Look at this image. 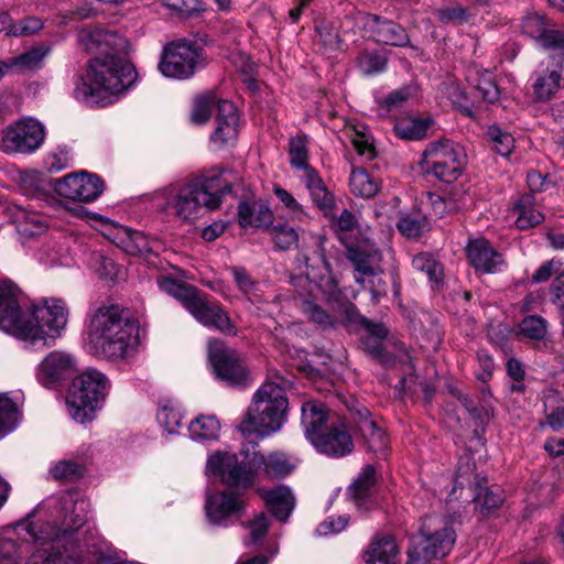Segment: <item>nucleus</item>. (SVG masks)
<instances>
[{
	"label": "nucleus",
	"mask_w": 564,
	"mask_h": 564,
	"mask_svg": "<svg viewBox=\"0 0 564 564\" xmlns=\"http://www.w3.org/2000/svg\"><path fill=\"white\" fill-rule=\"evenodd\" d=\"M314 204L325 214L332 212L335 205L334 196L327 189L325 183L310 189Z\"/></svg>",
	"instance_id": "54"
},
{
	"label": "nucleus",
	"mask_w": 564,
	"mask_h": 564,
	"mask_svg": "<svg viewBox=\"0 0 564 564\" xmlns=\"http://www.w3.org/2000/svg\"><path fill=\"white\" fill-rule=\"evenodd\" d=\"M48 52V47L36 46L2 63L6 65V72L8 69H15L18 73L32 72L41 68Z\"/></svg>",
	"instance_id": "35"
},
{
	"label": "nucleus",
	"mask_w": 564,
	"mask_h": 564,
	"mask_svg": "<svg viewBox=\"0 0 564 564\" xmlns=\"http://www.w3.org/2000/svg\"><path fill=\"white\" fill-rule=\"evenodd\" d=\"M466 254L470 264L484 273H494L505 263L502 254L496 251L487 239L481 237L468 240Z\"/></svg>",
	"instance_id": "25"
},
{
	"label": "nucleus",
	"mask_w": 564,
	"mask_h": 564,
	"mask_svg": "<svg viewBox=\"0 0 564 564\" xmlns=\"http://www.w3.org/2000/svg\"><path fill=\"white\" fill-rule=\"evenodd\" d=\"M455 540L456 533L446 520L435 516L425 517L419 535L412 539L408 547L405 564H433L449 554Z\"/></svg>",
	"instance_id": "7"
},
{
	"label": "nucleus",
	"mask_w": 564,
	"mask_h": 564,
	"mask_svg": "<svg viewBox=\"0 0 564 564\" xmlns=\"http://www.w3.org/2000/svg\"><path fill=\"white\" fill-rule=\"evenodd\" d=\"M426 122L420 119L404 120L395 124L397 134L400 135L402 139L408 140H419L423 138L426 133Z\"/></svg>",
	"instance_id": "50"
},
{
	"label": "nucleus",
	"mask_w": 564,
	"mask_h": 564,
	"mask_svg": "<svg viewBox=\"0 0 564 564\" xmlns=\"http://www.w3.org/2000/svg\"><path fill=\"white\" fill-rule=\"evenodd\" d=\"M478 364L481 369V372L477 375L478 379L482 382L488 381L491 376L495 368L494 359L487 352H478L477 355Z\"/></svg>",
	"instance_id": "62"
},
{
	"label": "nucleus",
	"mask_w": 564,
	"mask_h": 564,
	"mask_svg": "<svg viewBox=\"0 0 564 564\" xmlns=\"http://www.w3.org/2000/svg\"><path fill=\"white\" fill-rule=\"evenodd\" d=\"M349 187L352 194L362 198H371L379 191L377 180L360 167H352L349 177Z\"/></svg>",
	"instance_id": "37"
},
{
	"label": "nucleus",
	"mask_w": 564,
	"mask_h": 564,
	"mask_svg": "<svg viewBox=\"0 0 564 564\" xmlns=\"http://www.w3.org/2000/svg\"><path fill=\"white\" fill-rule=\"evenodd\" d=\"M476 89L480 94L481 98L488 102H494L499 98V89L491 80H481L477 85Z\"/></svg>",
	"instance_id": "64"
},
{
	"label": "nucleus",
	"mask_w": 564,
	"mask_h": 564,
	"mask_svg": "<svg viewBox=\"0 0 564 564\" xmlns=\"http://www.w3.org/2000/svg\"><path fill=\"white\" fill-rule=\"evenodd\" d=\"M437 17L444 23L462 25L469 20L470 13L466 8L457 6L437 10Z\"/></svg>",
	"instance_id": "52"
},
{
	"label": "nucleus",
	"mask_w": 564,
	"mask_h": 564,
	"mask_svg": "<svg viewBox=\"0 0 564 564\" xmlns=\"http://www.w3.org/2000/svg\"><path fill=\"white\" fill-rule=\"evenodd\" d=\"M202 51L191 41L178 40L164 47L159 65L161 73L171 78L186 79L202 66Z\"/></svg>",
	"instance_id": "13"
},
{
	"label": "nucleus",
	"mask_w": 564,
	"mask_h": 564,
	"mask_svg": "<svg viewBox=\"0 0 564 564\" xmlns=\"http://www.w3.org/2000/svg\"><path fill=\"white\" fill-rule=\"evenodd\" d=\"M200 324L215 328L227 335L236 334V326L221 305L210 300L203 292L198 294L187 310Z\"/></svg>",
	"instance_id": "20"
},
{
	"label": "nucleus",
	"mask_w": 564,
	"mask_h": 564,
	"mask_svg": "<svg viewBox=\"0 0 564 564\" xmlns=\"http://www.w3.org/2000/svg\"><path fill=\"white\" fill-rule=\"evenodd\" d=\"M25 299L17 284L0 282V328L17 338L30 337L32 328L26 326L29 311H24Z\"/></svg>",
	"instance_id": "12"
},
{
	"label": "nucleus",
	"mask_w": 564,
	"mask_h": 564,
	"mask_svg": "<svg viewBox=\"0 0 564 564\" xmlns=\"http://www.w3.org/2000/svg\"><path fill=\"white\" fill-rule=\"evenodd\" d=\"M215 105H217L216 129L210 135V142L220 149L234 144L238 137L239 115L234 102L226 99L218 100L213 93L198 96L194 101L191 119L197 124L206 123Z\"/></svg>",
	"instance_id": "8"
},
{
	"label": "nucleus",
	"mask_w": 564,
	"mask_h": 564,
	"mask_svg": "<svg viewBox=\"0 0 564 564\" xmlns=\"http://www.w3.org/2000/svg\"><path fill=\"white\" fill-rule=\"evenodd\" d=\"M547 328V321L540 315H528L520 323L521 334L532 340L544 339Z\"/></svg>",
	"instance_id": "44"
},
{
	"label": "nucleus",
	"mask_w": 564,
	"mask_h": 564,
	"mask_svg": "<svg viewBox=\"0 0 564 564\" xmlns=\"http://www.w3.org/2000/svg\"><path fill=\"white\" fill-rule=\"evenodd\" d=\"M85 468L74 460H59L50 470L52 477L64 482L76 481L83 477Z\"/></svg>",
	"instance_id": "42"
},
{
	"label": "nucleus",
	"mask_w": 564,
	"mask_h": 564,
	"mask_svg": "<svg viewBox=\"0 0 564 564\" xmlns=\"http://www.w3.org/2000/svg\"><path fill=\"white\" fill-rule=\"evenodd\" d=\"M399 547L393 536L376 535L364 552L366 564H397Z\"/></svg>",
	"instance_id": "30"
},
{
	"label": "nucleus",
	"mask_w": 564,
	"mask_h": 564,
	"mask_svg": "<svg viewBox=\"0 0 564 564\" xmlns=\"http://www.w3.org/2000/svg\"><path fill=\"white\" fill-rule=\"evenodd\" d=\"M158 420L165 426L169 433H175L176 429L182 424L183 415L180 409L164 405L158 413Z\"/></svg>",
	"instance_id": "51"
},
{
	"label": "nucleus",
	"mask_w": 564,
	"mask_h": 564,
	"mask_svg": "<svg viewBox=\"0 0 564 564\" xmlns=\"http://www.w3.org/2000/svg\"><path fill=\"white\" fill-rule=\"evenodd\" d=\"M230 272L237 289L251 301H257L259 283L243 267H231Z\"/></svg>",
	"instance_id": "41"
},
{
	"label": "nucleus",
	"mask_w": 564,
	"mask_h": 564,
	"mask_svg": "<svg viewBox=\"0 0 564 564\" xmlns=\"http://www.w3.org/2000/svg\"><path fill=\"white\" fill-rule=\"evenodd\" d=\"M85 499L63 491L47 498L41 509L50 521L25 519L0 528V564H73L68 536L86 522Z\"/></svg>",
	"instance_id": "1"
},
{
	"label": "nucleus",
	"mask_w": 564,
	"mask_h": 564,
	"mask_svg": "<svg viewBox=\"0 0 564 564\" xmlns=\"http://www.w3.org/2000/svg\"><path fill=\"white\" fill-rule=\"evenodd\" d=\"M172 271L173 272L160 273L156 276V284L161 291L175 297L188 310L200 291L193 285L183 283L178 279L180 275H183L182 270L172 267Z\"/></svg>",
	"instance_id": "26"
},
{
	"label": "nucleus",
	"mask_w": 564,
	"mask_h": 564,
	"mask_svg": "<svg viewBox=\"0 0 564 564\" xmlns=\"http://www.w3.org/2000/svg\"><path fill=\"white\" fill-rule=\"evenodd\" d=\"M268 529L269 518L264 513L256 516L250 523L251 542L258 543L262 538L265 536Z\"/></svg>",
	"instance_id": "59"
},
{
	"label": "nucleus",
	"mask_w": 564,
	"mask_h": 564,
	"mask_svg": "<svg viewBox=\"0 0 564 564\" xmlns=\"http://www.w3.org/2000/svg\"><path fill=\"white\" fill-rule=\"evenodd\" d=\"M162 4L181 17H192L199 11L197 0H161Z\"/></svg>",
	"instance_id": "55"
},
{
	"label": "nucleus",
	"mask_w": 564,
	"mask_h": 564,
	"mask_svg": "<svg viewBox=\"0 0 564 564\" xmlns=\"http://www.w3.org/2000/svg\"><path fill=\"white\" fill-rule=\"evenodd\" d=\"M258 494L275 518L281 521L288 520L295 503V498L289 487L278 486L272 489H259Z\"/></svg>",
	"instance_id": "29"
},
{
	"label": "nucleus",
	"mask_w": 564,
	"mask_h": 564,
	"mask_svg": "<svg viewBox=\"0 0 564 564\" xmlns=\"http://www.w3.org/2000/svg\"><path fill=\"white\" fill-rule=\"evenodd\" d=\"M290 164L293 169L300 170L308 164V150L306 135L299 134L289 141Z\"/></svg>",
	"instance_id": "43"
},
{
	"label": "nucleus",
	"mask_w": 564,
	"mask_h": 564,
	"mask_svg": "<svg viewBox=\"0 0 564 564\" xmlns=\"http://www.w3.org/2000/svg\"><path fill=\"white\" fill-rule=\"evenodd\" d=\"M466 163L463 147L447 139L430 142L419 161L423 174L445 183L455 182L463 174Z\"/></svg>",
	"instance_id": "9"
},
{
	"label": "nucleus",
	"mask_w": 564,
	"mask_h": 564,
	"mask_svg": "<svg viewBox=\"0 0 564 564\" xmlns=\"http://www.w3.org/2000/svg\"><path fill=\"white\" fill-rule=\"evenodd\" d=\"M245 501L237 495L220 491L208 496L205 509L208 520L216 525H227L232 517H239L245 510Z\"/></svg>",
	"instance_id": "23"
},
{
	"label": "nucleus",
	"mask_w": 564,
	"mask_h": 564,
	"mask_svg": "<svg viewBox=\"0 0 564 564\" xmlns=\"http://www.w3.org/2000/svg\"><path fill=\"white\" fill-rule=\"evenodd\" d=\"M362 26L369 37L377 43L395 47H405L411 44L406 30L393 20L367 13L362 18Z\"/></svg>",
	"instance_id": "17"
},
{
	"label": "nucleus",
	"mask_w": 564,
	"mask_h": 564,
	"mask_svg": "<svg viewBox=\"0 0 564 564\" xmlns=\"http://www.w3.org/2000/svg\"><path fill=\"white\" fill-rule=\"evenodd\" d=\"M521 29L524 34L535 40L540 45L549 32V28L543 15L533 13L522 20Z\"/></svg>",
	"instance_id": "47"
},
{
	"label": "nucleus",
	"mask_w": 564,
	"mask_h": 564,
	"mask_svg": "<svg viewBox=\"0 0 564 564\" xmlns=\"http://www.w3.org/2000/svg\"><path fill=\"white\" fill-rule=\"evenodd\" d=\"M238 221L241 227H268L273 221V214L268 206L259 202L240 203Z\"/></svg>",
	"instance_id": "34"
},
{
	"label": "nucleus",
	"mask_w": 564,
	"mask_h": 564,
	"mask_svg": "<svg viewBox=\"0 0 564 564\" xmlns=\"http://www.w3.org/2000/svg\"><path fill=\"white\" fill-rule=\"evenodd\" d=\"M360 324L367 330L369 337L376 340H382L388 336V328L382 323H375L366 317H362Z\"/></svg>",
	"instance_id": "63"
},
{
	"label": "nucleus",
	"mask_w": 564,
	"mask_h": 564,
	"mask_svg": "<svg viewBox=\"0 0 564 564\" xmlns=\"http://www.w3.org/2000/svg\"><path fill=\"white\" fill-rule=\"evenodd\" d=\"M231 185L218 169H212L186 184L166 192L165 212L181 221H192L208 210L217 209Z\"/></svg>",
	"instance_id": "3"
},
{
	"label": "nucleus",
	"mask_w": 564,
	"mask_h": 564,
	"mask_svg": "<svg viewBox=\"0 0 564 564\" xmlns=\"http://www.w3.org/2000/svg\"><path fill=\"white\" fill-rule=\"evenodd\" d=\"M561 263L555 260L547 261L543 263L539 269L533 273L532 281L534 283H542L547 281L553 273L557 272Z\"/></svg>",
	"instance_id": "61"
},
{
	"label": "nucleus",
	"mask_w": 564,
	"mask_h": 564,
	"mask_svg": "<svg viewBox=\"0 0 564 564\" xmlns=\"http://www.w3.org/2000/svg\"><path fill=\"white\" fill-rule=\"evenodd\" d=\"M551 302L560 311L564 310V272L557 274L550 286Z\"/></svg>",
	"instance_id": "60"
},
{
	"label": "nucleus",
	"mask_w": 564,
	"mask_h": 564,
	"mask_svg": "<svg viewBox=\"0 0 564 564\" xmlns=\"http://www.w3.org/2000/svg\"><path fill=\"white\" fill-rule=\"evenodd\" d=\"M317 452L334 458L349 455L354 451V442L344 421L335 420L311 442Z\"/></svg>",
	"instance_id": "19"
},
{
	"label": "nucleus",
	"mask_w": 564,
	"mask_h": 564,
	"mask_svg": "<svg viewBox=\"0 0 564 564\" xmlns=\"http://www.w3.org/2000/svg\"><path fill=\"white\" fill-rule=\"evenodd\" d=\"M541 46L557 52L564 57V31L550 29Z\"/></svg>",
	"instance_id": "58"
},
{
	"label": "nucleus",
	"mask_w": 564,
	"mask_h": 564,
	"mask_svg": "<svg viewBox=\"0 0 564 564\" xmlns=\"http://www.w3.org/2000/svg\"><path fill=\"white\" fill-rule=\"evenodd\" d=\"M253 466L258 473L269 478H280L290 475L294 466L283 453H271L264 456L260 452H253Z\"/></svg>",
	"instance_id": "33"
},
{
	"label": "nucleus",
	"mask_w": 564,
	"mask_h": 564,
	"mask_svg": "<svg viewBox=\"0 0 564 564\" xmlns=\"http://www.w3.org/2000/svg\"><path fill=\"white\" fill-rule=\"evenodd\" d=\"M411 96L410 87H401L390 93L383 100L382 107L391 111L401 107Z\"/></svg>",
	"instance_id": "57"
},
{
	"label": "nucleus",
	"mask_w": 564,
	"mask_h": 564,
	"mask_svg": "<svg viewBox=\"0 0 564 564\" xmlns=\"http://www.w3.org/2000/svg\"><path fill=\"white\" fill-rule=\"evenodd\" d=\"M474 502L482 514H489L499 508L503 502V492L498 486H484L480 481L476 482Z\"/></svg>",
	"instance_id": "36"
},
{
	"label": "nucleus",
	"mask_w": 564,
	"mask_h": 564,
	"mask_svg": "<svg viewBox=\"0 0 564 564\" xmlns=\"http://www.w3.org/2000/svg\"><path fill=\"white\" fill-rule=\"evenodd\" d=\"M79 39L96 56L88 62L85 75L77 77L74 97L88 106L107 105L137 79L134 66L126 58L130 44L124 36L101 29L82 32Z\"/></svg>",
	"instance_id": "2"
},
{
	"label": "nucleus",
	"mask_w": 564,
	"mask_h": 564,
	"mask_svg": "<svg viewBox=\"0 0 564 564\" xmlns=\"http://www.w3.org/2000/svg\"><path fill=\"white\" fill-rule=\"evenodd\" d=\"M350 410L354 415V429L362 436L368 449L377 455L386 456L388 437L376 421L371 419L369 410L360 404H356Z\"/></svg>",
	"instance_id": "22"
},
{
	"label": "nucleus",
	"mask_w": 564,
	"mask_h": 564,
	"mask_svg": "<svg viewBox=\"0 0 564 564\" xmlns=\"http://www.w3.org/2000/svg\"><path fill=\"white\" fill-rule=\"evenodd\" d=\"M335 419L329 416L325 404L306 401L302 405V425L310 442L317 437Z\"/></svg>",
	"instance_id": "28"
},
{
	"label": "nucleus",
	"mask_w": 564,
	"mask_h": 564,
	"mask_svg": "<svg viewBox=\"0 0 564 564\" xmlns=\"http://www.w3.org/2000/svg\"><path fill=\"white\" fill-rule=\"evenodd\" d=\"M512 215L514 225L520 230H528L539 226L544 220L543 213L538 208L535 198L531 194H523L513 203Z\"/></svg>",
	"instance_id": "31"
},
{
	"label": "nucleus",
	"mask_w": 564,
	"mask_h": 564,
	"mask_svg": "<svg viewBox=\"0 0 564 564\" xmlns=\"http://www.w3.org/2000/svg\"><path fill=\"white\" fill-rule=\"evenodd\" d=\"M388 58L378 51H366L358 57V66L366 75H373L386 69Z\"/></svg>",
	"instance_id": "45"
},
{
	"label": "nucleus",
	"mask_w": 564,
	"mask_h": 564,
	"mask_svg": "<svg viewBox=\"0 0 564 564\" xmlns=\"http://www.w3.org/2000/svg\"><path fill=\"white\" fill-rule=\"evenodd\" d=\"M397 228L406 238H417L424 231L425 223L417 217L408 215L400 218Z\"/></svg>",
	"instance_id": "53"
},
{
	"label": "nucleus",
	"mask_w": 564,
	"mask_h": 564,
	"mask_svg": "<svg viewBox=\"0 0 564 564\" xmlns=\"http://www.w3.org/2000/svg\"><path fill=\"white\" fill-rule=\"evenodd\" d=\"M208 358L216 377L230 386L246 384L248 370L240 354L228 347L223 340L208 343Z\"/></svg>",
	"instance_id": "14"
},
{
	"label": "nucleus",
	"mask_w": 564,
	"mask_h": 564,
	"mask_svg": "<svg viewBox=\"0 0 564 564\" xmlns=\"http://www.w3.org/2000/svg\"><path fill=\"white\" fill-rule=\"evenodd\" d=\"M206 473L220 476L226 486L238 489L250 488L259 475L253 466V452L247 453L242 460L236 454L216 452L207 460Z\"/></svg>",
	"instance_id": "11"
},
{
	"label": "nucleus",
	"mask_w": 564,
	"mask_h": 564,
	"mask_svg": "<svg viewBox=\"0 0 564 564\" xmlns=\"http://www.w3.org/2000/svg\"><path fill=\"white\" fill-rule=\"evenodd\" d=\"M3 214L15 227L17 231L25 238L41 235L47 229V224L40 214L21 204L14 202L6 203Z\"/></svg>",
	"instance_id": "24"
},
{
	"label": "nucleus",
	"mask_w": 564,
	"mask_h": 564,
	"mask_svg": "<svg viewBox=\"0 0 564 564\" xmlns=\"http://www.w3.org/2000/svg\"><path fill=\"white\" fill-rule=\"evenodd\" d=\"M75 369L76 361L70 354L54 350L37 366L36 378L42 386L50 387L73 375Z\"/></svg>",
	"instance_id": "21"
},
{
	"label": "nucleus",
	"mask_w": 564,
	"mask_h": 564,
	"mask_svg": "<svg viewBox=\"0 0 564 564\" xmlns=\"http://www.w3.org/2000/svg\"><path fill=\"white\" fill-rule=\"evenodd\" d=\"M377 481L375 467L366 465L358 478L349 486L348 494L358 509L369 511L375 507L373 495Z\"/></svg>",
	"instance_id": "27"
},
{
	"label": "nucleus",
	"mask_w": 564,
	"mask_h": 564,
	"mask_svg": "<svg viewBox=\"0 0 564 564\" xmlns=\"http://www.w3.org/2000/svg\"><path fill=\"white\" fill-rule=\"evenodd\" d=\"M302 311L311 322L316 323L322 327H334L336 324V318L334 316L311 301H304L302 303Z\"/></svg>",
	"instance_id": "49"
},
{
	"label": "nucleus",
	"mask_w": 564,
	"mask_h": 564,
	"mask_svg": "<svg viewBox=\"0 0 564 564\" xmlns=\"http://www.w3.org/2000/svg\"><path fill=\"white\" fill-rule=\"evenodd\" d=\"M487 137L498 154L501 156L511 154L514 148V139L509 132L503 131L498 126H491L487 130Z\"/></svg>",
	"instance_id": "46"
},
{
	"label": "nucleus",
	"mask_w": 564,
	"mask_h": 564,
	"mask_svg": "<svg viewBox=\"0 0 564 564\" xmlns=\"http://www.w3.org/2000/svg\"><path fill=\"white\" fill-rule=\"evenodd\" d=\"M348 524L346 516H338L337 518L328 517L318 524L316 531L319 535H327L343 531Z\"/></svg>",
	"instance_id": "56"
},
{
	"label": "nucleus",
	"mask_w": 564,
	"mask_h": 564,
	"mask_svg": "<svg viewBox=\"0 0 564 564\" xmlns=\"http://www.w3.org/2000/svg\"><path fill=\"white\" fill-rule=\"evenodd\" d=\"M44 127L34 119H24L7 127L1 140V149L7 154L32 153L44 141Z\"/></svg>",
	"instance_id": "15"
},
{
	"label": "nucleus",
	"mask_w": 564,
	"mask_h": 564,
	"mask_svg": "<svg viewBox=\"0 0 564 564\" xmlns=\"http://www.w3.org/2000/svg\"><path fill=\"white\" fill-rule=\"evenodd\" d=\"M19 414V405L7 393H0V437L15 427Z\"/></svg>",
	"instance_id": "39"
},
{
	"label": "nucleus",
	"mask_w": 564,
	"mask_h": 564,
	"mask_svg": "<svg viewBox=\"0 0 564 564\" xmlns=\"http://www.w3.org/2000/svg\"><path fill=\"white\" fill-rule=\"evenodd\" d=\"M379 252L373 246H349L346 257L354 264L355 280L359 284L365 283V276H373V262L378 259Z\"/></svg>",
	"instance_id": "32"
},
{
	"label": "nucleus",
	"mask_w": 564,
	"mask_h": 564,
	"mask_svg": "<svg viewBox=\"0 0 564 564\" xmlns=\"http://www.w3.org/2000/svg\"><path fill=\"white\" fill-rule=\"evenodd\" d=\"M272 239L281 250H289L297 246L299 234L288 224L278 225L272 230Z\"/></svg>",
	"instance_id": "48"
},
{
	"label": "nucleus",
	"mask_w": 564,
	"mask_h": 564,
	"mask_svg": "<svg viewBox=\"0 0 564 564\" xmlns=\"http://www.w3.org/2000/svg\"><path fill=\"white\" fill-rule=\"evenodd\" d=\"M532 96L538 102L553 99L564 88V63L552 56L533 73Z\"/></svg>",
	"instance_id": "18"
},
{
	"label": "nucleus",
	"mask_w": 564,
	"mask_h": 564,
	"mask_svg": "<svg viewBox=\"0 0 564 564\" xmlns=\"http://www.w3.org/2000/svg\"><path fill=\"white\" fill-rule=\"evenodd\" d=\"M412 265L415 270L424 272L434 284H438L443 279L442 264L429 252L415 254L412 259Z\"/></svg>",
	"instance_id": "40"
},
{
	"label": "nucleus",
	"mask_w": 564,
	"mask_h": 564,
	"mask_svg": "<svg viewBox=\"0 0 564 564\" xmlns=\"http://www.w3.org/2000/svg\"><path fill=\"white\" fill-rule=\"evenodd\" d=\"M291 382L276 371L270 375L254 393L238 430L245 437L253 434L261 437L279 431L285 422L289 406L285 389Z\"/></svg>",
	"instance_id": "4"
},
{
	"label": "nucleus",
	"mask_w": 564,
	"mask_h": 564,
	"mask_svg": "<svg viewBox=\"0 0 564 564\" xmlns=\"http://www.w3.org/2000/svg\"><path fill=\"white\" fill-rule=\"evenodd\" d=\"M69 310L62 299H46L42 305L34 306L29 312L26 326L32 328L33 335L21 337L32 345L41 343L43 346H52L57 337L62 335L68 321Z\"/></svg>",
	"instance_id": "10"
},
{
	"label": "nucleus",
	"mask_w": 564,
	"mask_h": 564,
	"mask_svg": "<svg viewBox=\"0 0 564 564\" xmlns=\"http://www.w3.org/2000/svg\"><path fill=\"white\" fill-rule=\"evenodd\" d=\"M109 380L100 371L88 369L73 379L66 397L69 415L79 423L95 419L106 401Z\"/></svg>",
	"instance_id": "6"
},
{
	"label": "nucleus",
	"mask_w": 564,
	"mask_h": 564,
	"mask_svg": "<svg viewBox=\"0 0 564 564\" xmlns=\"http://www.w3.org/2000/svg\"><path fill=\"white\" fill-rule=\"evenodd\" d=\"M105 189L104 181L88 172L72 173L54 183V191L62 197L83 203L97 199Z\"/></svg>",
	"instance_id": "16"
},
{
	"label": "nucleus",
	"mask_w": 564,
	"mask_h": 564,
	"mask_svg": "<svg viewBox=\"0 0 564 564\" xmlns=\"http://www.w3.org/2000/svg\"><path fill=\"white\" fill-rule=\"evenodd\" d=\"M88 337L105 357L119 359L138 345V327L118 305L102 306L90 321Z\"/></svg>",
	"instance_id": "5"
},
{
	"label": "nucleus",
	"mask_w": 564,
	"mask_h": 564,
	"mask_svg": "<svg viewBox=\"0 0 564 564\" xmlns=\"http://www.w3.org/2000/svg\"><path fill=\"white\" fill-rule=\"evenodd\" d=\"M220 423L215 415H199L188 426L193 440H215L218 437Z\"/></svg>",
	"instance_id": "38"
}]
</instances>
